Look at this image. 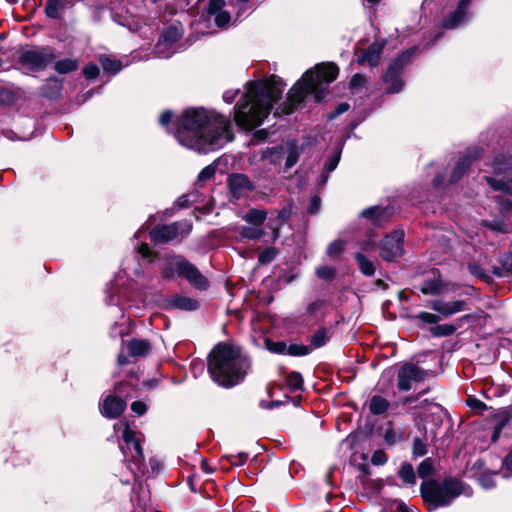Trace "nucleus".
<instances>
[{
	"mask_svg": "<svg viewBox=\"0 0 512 512\" xmlns=\"http://www.w3.org/2000/svg\"><path fill=\"white\" fill-rule=\"evenodd\" d=\"M316 274L322 279H331L335 275V269L330 266H321L316 269Z\"/></svg>",
	"mask_w": 512,
	"mask_h": 512,
	"instance_id": "obj_54",
	"label": "nucleus"
},
{
	"mask_svg": "<svg viewBox=\"0 0 512 512\" xmlns=\"http://www.w3.org/2000/svg\"><path fill=\"white\" fill-rule=\"evenodd\" d=\"M61 82L56 78L49 79L42 88V93L48 98L58 97L61 90Z\"/></svg>",
	"mask_w": 512,
	"mask_h": 512,
	"instance_id": "obj_36",
	"label": "nucleus"
},
{
	"mask_svg": "<svg viewBox=\"0 0 512 512\" xmlns=\"http://www.w3.org/2000/svg\"><path fill=\"white\" fill-rule=\"evenodd\" d=\"M311 349L308 346L300 345V344H290L287 345V354L291 356H304L309 354Z\"/></svg>",
	"mask_w": 512,
	"mask_h": 512,
	"instance_id": "obj_45",
	"label": "nucleus"
},
{
	"mask_svg": "<svg viewBox=\"0 0 512 512\" xmlns=\"http://www.w3.org/2000/svg\"><path fill=\"white\" fill-rule=\"evenodd\" d=\"M70 5L69 0H48L45 13L50 18H59L62 12Z\"/></svg>",
	"mask_w": 512,
	"mask_h": 512,
	"instance_id": "obj_26",
	"label": "nucleus"
},
{
	"mask_svg": "<svg viewBox=\"0 0 512 512\" xmlns=\"http://www.w3.org/2000/svg\"><path fill=\"white\" fill-rule=\"evenodd\" d=\"M421 496L433 508L445 507L459 496L471 497L472 488L456 477H448L443 481L430 480L420 486Z\"/></svg>",
	"mask_w": 512,
	"mask_h": 512,
	"instance_id": "obj_5",
	"label": "nucleus"
},
{
	"mask_svg": "<svg viewBox=\"0 0 512 512\" xmlns=\"http://www.w3.org/2000/svg\"><path fill=\"white\" fill-rule=\"evenodd\" d=\"M126 408V402L115 395H108L100 404L101 414L109 419L119 417Z\"/></svg>",
	"mask_w": 512,
	"mask_h": 512,
	"instance_id": "obj_16",
	"label": "nucleus"
},
{
	"mask_svg": "<svg viewBox=\"0 0 512 512\" xmlns=\"http://www.w3.org/2000/svg\"><path fill=\"white\" fill-rule=\"evenodd\" d=\"M216 165L217 164L214 162L203 168L198 174V182H205L207 180H210L215 175Z\"/></svg>",
	"mask_w": 512,
	"mask_h": 512,
	"instance_id": "obj_47",
	"label": "nucleus"
},
{
	"mask_svg": "<svg viewBox=\"0 0 512 512\" xmlns=\"http://www.w3.org/2000/svg\"><path fill=\"white\" fill-rule=\"evenodd\" d=\"M53 55L47 48H35L24 51L19 62L28 71L43 70L51 61Z\"/></svg>",
	"mask_w": 512,
	"mask_h": 512,
	"instance_id": "obj_9",
	"label": "nucleus"
},
{
	"mask_svg": "<svg viewBox=\"0 0 512 512\" xmlns=\"http://www.w3.org/2000/svg\"><path fill=\"white\" fill-rule=\"evenodd\" d=\"M131 410L138 416H141L147 411V404L143 401H134L131 404Z\"/></svg>",
	"mask_w": 512,
	"mask_h": 512,
	"instance_id": "obj_56",
	"label": "nucleus"
},
{
	"mask_svg": "<svg viewBox=\"0 0 512 512\" xmlns=\"http://www.w3.org/2000/svg\"><path fill=\"white\" fill-rule=\"evenodd\" d=\"M469 464L471 465V470L478 472L475 473V475L477 476L479 485L483 489H492L496 487V476L498 474L502 475V466L499 470L491 469L480 459L470 462Z\"/></svg>",
	"mask_w": 512,
	"mask_h": 512,
	"instance_id": "obj_14",
	"label": "nucleus"
},
{
	"mask_svg": "<svg viewBox=\"0 0 512 512\" xmlns=\"http://www.w3.org/2000/svg\"><path fill=\"white\" fill-rule=\"evenodd\" d=\"M284 88L285 84L277 76L266 81L248 83L240 102L234 108L236 124L246 130L260 126L269 115L273 103L280 99Z\"/></svg>",
	"mask_w": 512,
	"mask_h": 512,
	"instance_id": "obj_2",
	"label": "nucleus"
},
{
	"mask_svg": "<svg viewBox=\"0 0 512 512\" xmlns=\"http://www.w3.org/2000/svg\"><path fill=\"white\" fill-rule=\"evenodd\" d=\"M434 461L431 458L424 459L418 466L417 472L419 477L426 478L433 473Z\"/></svg>",
	"mask_w": 512,
	"mask_h": 512,
	"instance_id": "obj_41",
	"label": "nucleus"
},
{
	"mask_svg": "<svg viewBox=\"0 0 512 512\" xmlns=\"http://www.w3.org/2000/svg\"><path fill=\"white\" fill-rule=\"evenodd\" d=\"M228 185L232 196L235 199L246 196L254 186L249 178L244 174H232L228 178Z\"/></svg>",
	"mask_w": 512,
	"mask_h": 512,
	"instance_id": "obj_15",
	"label": "nucleus"
},
{
	"mask_svg": "<svg viewBox=\"0 0 512 512\" xmlns=\"http://www.w3.org/2000/svg\"><path fill=\"white\" fill-rule=\"evenodd\" d=\"M495 191L502 195L497 196V202L503 212H512V180L506 178L485 177Z\"/></svg>",
	"mask_w": 512,
	"mask_h": 512,
	"instance_id": "obj_12",
	"label": "nucleus"
},
{
	"mask_svg": "<svg viewBox=\"0 0 512 512\" xmlns=\"http://www.w3.org/2000/svg\"><path fill=\"white\" fill-rule=\"evenodd\" d=\"M338 75V67L333 63L317 64L307 70L288 92L287 102L281 105V112L292 113L304 100L307 94H312L315 101L323 99L328 85Z\"/></svg>",
	"mask_w": 512,
	"mask_h": 512,
	"instance_id": "obj_4",
	"label": "nucleus"
},
{
	"mask_svg": "<svg viewBox=\"0 0 512 512\" xmlns=\"http://www.w3.org/2000/svg\"><path fill=\"white\" fill-rule=\"evenodd\" d=\"M387 456L384 452V450H374L371 462L374 465H383L387 461Z\"/></svg>",
	"mask_w": 512,
	"mask_h": 512,
	"instance_id": "obj_55",
	"label": "nucleus"
},
{
	"mask_svg": "<svg viewBox=\"0 0 512 512\" xmlns=\"http://www.w3.org/2000/svg\"><path fill=\"white\" fill-rule=\"evenodd\" d=\"M265 347L272 353L287 354V344L283 341L265 340Z\"/></svg>",
	"mask_w": 512,
	"mask_h": 512,
	"instance_id": "obj_40",
	"label": "nucleus"
},
{
	"mask_svg": "<svg viewBox=\"0 0 512 512\" xmlns=\"http://www.w3.org/2000/svg\"><path fill=\"white\" fill-rule=\"evenodd\" d=\"M502 267L509 273H512V253L504 254L500 259Z\"/></svg>",
	"mask_w": 512,
	"mask_h": 512,
	"instance_id": "obj_58",
	"label": "nucleus"
},
{
	"mask_svg": "<svg viewBox=\"0 0 512 512\" xmlns=\"http://www.w3.org/2000/svg\"><path fill=\"white\" fill-rule=\"evenodd\" d=\"M401 435L394 428H387L384 432V439L389 445H395L400 440Z\"/></svg>",
	"mask_w": 512,
	"mask_h": 512,
	"instance_id": "obj_53",
	"label": "nucleus"
},
{
	"mask_svg": "<svg viewBox=\"0 0 512 512\" xmlns=\"http://www.w3.org/2000/svg\"><path fill=\"white\" fill-rule=\"evenodd\" d=\"M238 94H239V89L227 90L223 94V100L226 103L231 104L235 100V98L237 97Z\"/></svg>",
	"mask_w": 512,
	"mask_h": 512,
	"instance_id": "obj_61",
	"label": "nucleus"
},
{
	"mask_svg": "<svg viewBox=\"0 0 512 512\" xmlns=\"http://www.w3.org/2000/svg\"><path fill=\"white\" fill-rule=\"evenodd\" d=\"M345 246L346 242L344 240H335L328 245L326 251L327 255L332 258L336 257L344 251Z\"/></svg>",
	"mask_w": 512,
	"mask_h": 512,
	"instance_id": "obj_43",
	"label": "nucleus"
},
{
	"mask_svg": "<svg viewBox=\"0 0 512 512\" xmlns=\"http://www.w3.org/2000/svg\"><path fill=\"white\" fill-rule=\"evenodd\" d=\"M329 339V334L327 329L322 328L319 329L317 332H315L310 337V343L314 348L322 347L326 344L327 340Z\"/></svg>",
	"mask_w": 512,
	"mask_h": 512,
	"instance_id": "obj_38",
	"label": "nucleus"
},
{
	"mask_svg": "<svg viewBox=\"0 0 512 512\" xmlns=\"http://www.w3.org/2000/svg\"><path fill=\"white\" fill-rule=\"evenodd\" d=\"M413 50H408L397 57L388 67L386 73L383 76V81L387 85V93H398L403 88V81L400 78L403 67L409 61Z\"/></svg>",
	"mask_w": 512,
	"mask_h": 512,
	"instance_id": "obj_8",
	"label": "nucleus"
},
{
	"mask_svg": "<svg viewBox=\"0 0 512 512\" xmlns=\"http://www.w3.org/2000/svg\"><path fill=\"white\" fill-rule=\"evenodd\" d=\"M472 0H460L456 10L444 21V27L453 29L466 22L469 18L468 7Z\"/></svg>",
	"mask_w": 512,
	"mask_h": 512,
	"instance_id": "obj_19",
	"label": "nucleus"
},
{
	"mask_svg": "<svg viewBox=\"0 0 512 512\" xmlns=\"http://www.w3.org/2000/svg\"><path fill=\"white\" fill-rule=\"evenodd\" d=\"M502 466V477L507 478L512 475V450L510 453L501 461Z\"/></svg>",
	"mask_w": 512,
	"mask_h": 512,
	"instance_id": "obj_52",
	"label": "nucleus"
},
{
	"mask_svg": "<svg viewBox=\"0 0 512 512\" xmlns=\"http://www.w3.org/2000/svg\"><path fill=\"white\" fill-rule=\"evenodd\" d=\"M127 349L132 357H145L150 353L151 345L145 339H132L128 342Z\"/></svg>",
	"mask_w": 512,
	"mask_h": 512,
	"instance_id": "obj_23",
	"label": "nucleus"
},
{
	"mask_svg": "<svg viewBox=\"0 0 512 512\" xmlns=\"http://www.w3.org/2000/svg\"><path fill=\"white\" fill-rule=\"evenodd\" d=\"M456 331V327L452 324L436 325L430 328V332L435 337L450 336Z\"/></svg>",
	"mask_w": 512,
	"mask_h": 512,
	"instance_id": "obj_37",
	"label": "nucleus"
},
{
	"mask_svg": "<svg viewBox=\"0 0 512 512\" xmlns=\"http://www.w3.org/2000/svg\"><path fill=\"white\" fill-rule=\"evenodd\" d=\"M100 63L105 72L111 73L113 75L118 73L123 67V64L121 63V61L112 59L107 56H101Z\"/></svg>",
	"mask_w": 512,
	"mask_h": 512,
	"instance_id": "obj_35",
	"label": "nucleus"
},
{
	"mask_svg": "<svg viewBox=\"0 0 512 512\" xmlns=\"http://www.w3.org/2000/svg\"><path fill=\"white\" fill-rule=\"evenodd\" d=\"M340 160V155L336 154L332 156L326 163V169L328 172H332L337 167Z\"/></svg>",
	"mask_w": 512,
	"mask_h": 512,
	"instance_id": "obj_62",
	"label": "nucleus"
},
{
	"mask_svg": "<svg viewBox=\"0 0 512 512\" xmlns=\"http://www.w3.org/2000/svg\"><path fill=\"white\" fill-rule=\"evenodd\" d=\"M169 304L174 308L185 311H193L199 307V303L196 299L180 295L173 296L169 300Z\"/></svg>",
	"mask_w": 512,
	"mask_h": 512,
	"instance_id": "obj_25",
	"label": "nucleus"
},
{
	"mask_svg": "<svg viewBox=\"0 0 512 512\" xmlns=\"http://www.w3.org/2000/svg\"><path fill=\"white\" fill-rule=\"evenodd\" d=\"M174 135L180 145L207 153L233 140L228 117L204 108H189L175 119Z\"/></svg>",
	"mask_w": 512,
	"mask_h": 512,
	"instance_id": "obj_1",
	"label": "nucleus"
},
{
	"mask_svg": "<svg viewBox=\"0 0 512 512\" xmlns=\"http://www.w3.org/2000/svg\"><path fill=\"white\" fill-rule=\"evenodd\" d=\"M286 383L292 390H299L303 387L302 375L298 372H291L286 377Z\"/></svg>",
	"mask_w": 512,
	"mask_h": 512,
	"instance_id": "obj_42",
	"label": "nucleus"
},
{
	"mask_svg": "<svg viewBox=\"0 0 512 512\" xmlns=\"http://www.w3.org/2000/svg\"><path fill=\"white\" fill-rule=\"evenodd\" d=\"M366 83L367 79L365 76L361 74H355L351 79L350 87L353 92H358L366 85Z\"/></svg>",
	"mask_w": 512,
	"mask_h": 512,
	"instance_id": "obj_50",
	"label": "nucleus"
},
{
	"mask_svg": "<svg viewBox=\"0 0 512 512\" xmlns=\"http://www.w3.org/2000/svg\"><path fill=\"white\" fill-rule=\"evenodd\" d=\"M355 260L358 265L359 270L365 276H372L375 273V264L370 259H368L364 254L358 252L355 254Z\"/></svg>",
	"mask_w": 512,
	"mask_h": 512,
	"instance_id": "obj_29",
	"label": "nucleus"
},
{
	"mask_svg": "<svg viewBox=\"0 0 512 512\" xmlns=\"http://www.w3.org/2000/svg\"><path fill=\"white\" fill-rule=\"evenodd\" d=\"M276 153L281 154L285 158V169H290L298 160L299 153L294 144L277 146Z\"/></svg>",
	"mask_w": 512,
	"mask_h": 512,
	"instance_id": "obj_24",
	"label": "nucleus"
},
{
	"mask_svg": "<svg viewBox=\"0 0 512 512\" xmlns=\"http://www.w3.org/2000/svg\"><path fill=\"white\" fill-rule=\"evenodd\" d=\"M247 459L248 454L241 450H227L221 457V461H227L232 466H241Z\"/></svg>",
	"mask_w": 512,
	"mask_h": 512,
	"instance_id": "obj_27",
	"label": "nucleus"
},
{
	"mask_svg": "<svg viewBox=\"0 0 512 512\" xmlns=\"http://www.w3.org/2000/svg\"><path fill=\"white\" fill-rule=\"evenodd\" d=\"M15 100L16 95L11 89L0 86V105L8 106L13 104Z\"/></svg>",
	"mask_w": 512,
	"mask_h": 512,
	"instance_id": "obj_44",
	"label": "nucleus"
},
{
	"mask_svg": "<svg viewBox=\"0 0 512 512\" xmlns=\"http://www.w3.org/2000/svg\"><path fill=\"white\" fill-rule=\"evenodd\" d=\"M83 73L87 79H94L99 74V68L95 64H89L84 68Z\"/></svg>",
	"mask_w": 512,
	"mask_h": 512,
	"instance_id": "obj_57",
	"label": "nucleus"
},
{
	"mask_svg": "<svg viewBox=\"0 0 512 512\" xmlns=\"http://www.w3.org/2000/svg\"><path fill=\"white\" fill-rule=\"evenodd\" d=\"M276 149L277 146L267 150L264 153V159L269 160L271 164L280 165L283 161H285V158L281 154L279 155L276 153Z\"/></svg>",
	"mask_w": 512,
	"mask_h": 512,
	"instance_id": "obj_48",
	"label": "nucleus"
},
{
	"mask_svg": "<svg viewBox=\"0 0 512 512\" xmlns=\"http://www.w3.org/2000/svg\"><path fill=\"white\" fill-rule=\"evenodd\" d=\"M123 439L129 448H141L142 435L128 426L123 431Z\"/></svg>",
	"mask_w": 512,
	"mask_h": 512,
	"instance_id": "obj_30",
	"label": "nucleus"
},
{
	"mask_svg": "<svg viewBox=\"0 0 512 512\" xmlns=\"http://www.w3.org/2000/svg\"><path fill=\"white\" fill-rule=\"evenodd\" d=\"M465 301L464 300H456L452 302H445L443 300H432L429 302L428 306L441 314L443 317L447 318L456 313H459L465 310Z\"/></svg>",
	"mask_w": 512,
	"mask_h": 512,
	"instance_id": "obj_18",
	"label": "nucleus"
},
{
	"mask_svg": "<svg viewBox=\"0 0 512 512\" xmlns=\"http://www.w3.org/2000/svg\"><path fill=\"white\" fill-rule=\"evenodd\" d=\"M77 68V61L73 59L59 60L55 64L57 72L65 74L74 71Z\"/></svg>",
	"mask_w": 512,
	"mask_h": 512,
	"instance_id": "obj_39",
	"label": "nucleus"
},
{
	"mask_svg": "<svg viewBox=\"0 0 512 512\" xmlns=\"http://www.w3.org/2000/svg\"><path fill=\"white\" fill-rule=\"evenodd\" d=\"M266 216L267 215L264 210L251 209L245 215H243L242 218L250 225H257L262 227V224L266 220Z\"/></svg>",
	"mask_w": 512,
	"mask_h": 512,
	"instance_id": "obj_32",
	"label": "nucleus"
},
{
	"mask_svg": "<svg viewBox=\"0 0 512 512\" xmlns=\"http://www.w3.org/2000/svg\"><path fill=\"white\" fill-rule=\"evenodd\" d=\"M484 223L493 231L507 233L510 230L509 225L503 220H494L492 222L485 221Z\"/></svg>",
	"mask_w": 512,
	"mask_h": 512,
	"instance_id": "obj_49",
	"label": "nucleus"
},
{
	"mask_svg": "<svg viewBox=\"0 0 512 512\" xmlns=\"http://www.w3.org/2000/svg\"><path fill=\"white\" fill-rule=\"evenodd\" d=\"M392 215V210L388 207H370L362 211L361 216L370 220L374 225H382Z\"/></svg>",
	"mask_w": 512,
	"mask_h": 512,
	"instance_id": "obj_21",
	"label": "nucleus"
},
{
	"mask_svg": "<svg viewBox=\"0 0 512 512\" xmlns=\"http://www.w3.org/2000/svg\"><path fill=\"white\" fill-rule=\"evenodd\" d=\"M416 319L427 324H436L440 321V317L429 312H420L415 316Z\"/></svg>",
	"mask_w": 512,
	"mask_h": 512,
	"instance_id": "obj_51",
	"label": "nucleus"
},
{
	"mask_svg": "<svg viewBox=\"0 0 512 512\" xmlns=\"http://www.w3.org/2000/svg\"><path fill=\"white\" fill-rule=\"evenodd\" d=\"M161 273L164 278L182 276L195 288L200 290H204L208 287L207 279L182 256H166L162 262Z\"/></svg>",
	"mask_w": 512,
	"mask_h": 512,
	"instance_id": "obj_6",
	"label": "nucleus"
},
{
	"mask_svg": "<svg viewBox=\"0 0 512 512\" xmlns=\"http://www.w3.org/2000/svg\"><path fill=\"white\" fill-rule=\"evenodd\" d=\"M124 458L127 462L128 468L134 474L146 475L149 473L146 457L143 450H123Z\"/></svg>",
	"mask_w": 512,
	"mask_h": 512,
	"instance_id": "obj_17",
	"label": "nucleus"
},
{
	"mask_svg": "<svg viewBox=\"0 0 512 512\" xmlns=\"http://www.w3.org/2000/svg\"><path fill=\"white\" fill-rule=\"evenodd\" d=\"M404 231L394 230L387 234L380 242V256L385 261H392L404 253Z\"/></svg>",
	"mask_w": 512,
	"mask_h": 512,
	"instance_id": "obj_10",
	"label": "nucleus"
},
{
	"mask_svg": "<svg viewBox=\"0 0 512 512\" xmlns=\"http://www.w3.org/2000/svg\"><path fill=\"white\" fill-rule=\"evenodd\" d=\"M191 230L192 224L188 220H182L155 227L150 232V238L156 243H167L172 240L182 239L187 236Z\"/></svg>",
	"mask_w": 512,
	"mask_h": 512,
	"instance_id": "obj_7",
	"label": "nucleus"
},
{
	"mask_svg": "<svg viewBox=\"0 0 512 512\" xmlns=\"http://www.w3.org/2000/svg\"><path fill=\"white\" fill-rule=\"evenodd\" d=\"M390 403L380 395H374L369 401V410L374 415L383 414L388 410Z\"/></svg>",
	"mask_w": 512,
	"mask_h": 512,
	"instance_id": "obj_28",
	"label": "nucleus"
},
{
	"mask_svg": "<svg viewBox=\"0 0 512 512\" xmlns=\"http://www.w3.org/2000/svg\"><path fill=\"white\" fill-rule=\"evenodd\" d=\"M149 473L148 474H157L162 469V463L156 459L149 458V462L147 463Z\"/></svg>",
	"mask_w": 512,
	"mask_h": 512,
	"instance_id": "obj_59",
	"label": "nucleus"
},
{
	"mask_svg": "<svg viewBox=\"0 0 512 512\" xmlns=\"http://www.w3.org/2000/svg\"><path fill=\"white\" fill-rule=\"evenodd\" d=\"M277 255V250L274 247H268L264 251H262L258 256V261L261 264L270 263L275 259Z\"/></svg>",
	"mask_w": 512,
	"mask_h": 512,
	"instance_id": "obj_46",
	"label": "nucleus"
},
{
	"mask_svg": "<svg viewBox=\"0 0 512 512\" xmlns=\"http://www.w3.org/2000/svg\"><path fill=\"white\" fill-rule=\"evenodd\" d=\"M398 476L405 484L414 485L416 483L413 466L407 462L401 464L398 470Z\"/></svg>",
	"mask_w": 512,
	"mask_h": 512,
	"instance_id": "obj_33",
	"label": "nucleus"
},
{
	"mask_svg": "<svg viewBox=\"0 0 512 512\" xmlns=\"http://www.w3.org/2000/svg\"><path fill=\"white\" fill-rule=\"evenodd\" d=\"M226 6L224 0H211L208 6V14L215 16V23L218 27H225L230 21V15L224 11Z\"/></svg>",
	"mask_w": 512,
	"mask_h": 512,
	"instance_id": "obj_22",
	"label": "nucleus"
},
{
	"mask_svg": "<svg viewBox=\"0 0 512 512\" xmlns=\"http://www.w3.org/2000/svg\"><path fill=\"white\" fill-rule=\"evenodd\" d=\"M469 271L471 272V274L479 277V278H485L486 277V274L485 272L482 270V268L476 264H470L469 265Z\"/></svg>",
	"mask_w": 512,
	"mask_h": 512,
	"instance_id": "obj_63",
	"label": "nucleus"
},
{
	"mask_svg": "<svg viewBox=\"0 0 512 512\" xmlns=\"http://www.w3.org/2000/svg\"><path fill=\"white\" fill-rule=\"evenodd\" d=\"M182 36L181 30L176 26L168 27L161 35L158 43L155 46V53L159 58L170 57L175 50L173 45Z\"/></svg>",
	"mask_w": 512,
	"mask_h": 512,
	"instance_id": "obj_13",
	"label": "nucleus"
},
{
	"mask_svg": "<svg viewBox=\"0 0 512 512\" xmlns=\"http://www.w3.org/2000/svg\"><path fill=\"white\" fill-rule=\"evenodd\" d=\"M239 234L241 238L249 239V240H257L264 236V229L257 225H245L242 226L239 230Z\"/></svg>",
	"mask_w": 512,
	"mask_h": 512,
	"instance_id": "obj_31",
	"label": "nucleus"
},
{
	"mask_svg": "<svg viewBox=\"0 0 512 512\" xmlns=\"http://www.w3.org/2000/svg\"><path fill=\"white\" fill-rule=\"evenodd\" d=\"M383 47L384 42L377 41L372 43L358 58V62L360 64H367L370 67L378 65Z\"/></svg>",
	"mask_w": 512,
	"mask_h": 512,
	"instance_id": "obj_20",
	"label": "nucleus"
},
{
	"mask_svg": "<svg viewBox=\"0 0 512 512\" xmlns=\"http://www.w3.org/2000/svg\"><path fill=\"white\" fill-rule=\"evenodd\" d=\"M426 373L418 366L407 363L398 372L397 387L400 391H409L413 384L424 380Z\"/></svg>",
	"mask_w": 512,
	"mask_h": 512,
	"instance_id": "obj_11",
	"label": "nucleus"
},
{
	"mask_svg": "<svg viewBox=\"0 0 512 512\" xmlns=\"http://www.w3.org/2000/svg\"><path fill=\"white\" fill-rule=\"evenodd\" d=\"M138 253L143 257V258H150L151 255H152V252L149 248V246L146 244V243H141L140 246L138 247Z\"/></svg>",
	"mask_w": 512,
	"mask_h": 512,
	"instance_id": "obj_64",
	"label": "nucleus"
},
{
	"mask_svg": "<svg viewBox=\"0 0 512 512\" xmlns=\"http://www.w3.org/2000/svg\"><path fill=\"white\" fill-rule=\"evenodd\" d=\"M470 164H471V158L469 156H464L463 158H461L452 171V174L450 177L451 183L457 182L463 176V174L465 173L467 168L470 166Z\"/></svg>",
	"mask_w": 512,
	"mask_h": 512,
	"instance_id": "obj_34",
	"label": "nucleus"
},
{
	"mask_svg": "<svg viewBox=\"0 0 512 512\" xmlns=\"http://www.w3.org/2000/svg\"><path fill=\"white\" fill-rule=\"evenodd\" d=\"M321 200L318 196L312 197L310 201V205L308 208V212L311 214H316L320 210Z\"/></svg>",
	"mask_w": 512,
	"mask_h": 512,
	"instance_id": "obj_60",
	"label": "nucleus"
},
{
	"mask_svg": "<svg viewBox=\"0 0 512 512\" xmlns=\"http://www.w3.org/2000/svg\"><path fill=\"white\" fill-rule=\"evenodd\" d=\"M249 368L248 358L239 347L231 344H217L208 357V372L213 381L223 387L229 388L240 383Z\"/></svg>",
	"mask_w": 512,
	"mask_h": 512,
	"instance_id": "obj_3",
	"label": "nucleus"
}]
</instances>
